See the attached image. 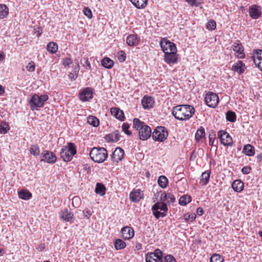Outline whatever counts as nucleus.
Segmentation results:
<instances>
[{
    "instance_id": "nucleus-1",
    "label": "nucleus",
    "mask_w": 262,
    "mask_h": 262,
    "mask_svg": "<svg viewBox=\"0 0 262 262\" xmlns=\"http://www.w3.org/2000/svg\"><path fill=\"white\" fill-rule=\"evenodd\" d=\"M194 108L190 105H179L173 107L172 114L179 120L189 119L194 114Z\"/></svg>"
},
{
    "instance_id": "nucleus-2",
    "label": "nucleus",
    "mask_w": 262,
    "mask_h": 262,
    "mask_svg": "<svg viewBox=\"0 0 262 262\" xmlns=\"http://www.w3.org/2000/svg\"><path fill=\"white\" fill-rule=\"evenodd\" d=\"M133 128L138 130L140 139L142 140H146L151 136V130L150 127L138 118L133 120Z\"/></svg>"
},
{
    "instance_id": "nucleus-3",
    "label": "nucleus",
    "mask_w": 262,
    "mask_h": 262,
    "mask_svg": "<svg viewBox=\"0 0 262 262\" xmlns=\"http://www.w3.org/2000/svg\"><path fill=\"white\" fill-rule=\"evenodd\" d=\"M91 159L96 163L103 162L108 157L107 151L104 147H93L90 152Z\"/></svg>"
},
{
    "instance_id": "nucleus-4",
    "label": "nucleus",
    "mask_w": 262,
    "mask_h": 262,
    "mask_svg": "<svg viewBox=\"0 0 262 262\" xmlns=\"http://www.w3.org/2000/svg\"><path fill=\"white\" fill-rule=\"evenodd\" d=\"M76 148L74 143H68V146H63L60 150V155L61 159L66 162L70 161L76 154Z\"/></svg>"
},
{
    "instance_id": "nucleus-5",
    "label": "nucleus",
    "mask_w": 262,
    "mask_h": 262,
    "mask_svg": "<svg viewBox=\"0 0 262 262\" xmlns=\"http://www.w3.org/2000/svg\"><path fill=\"white\" fill-rule=\"evenodd\" d=\"M48 99L49 96L47 95H33L29 101L31 110L33 111L37 107H42L45 102Z\"/></svg>"
},
{
    "instance_id": "nucleus-6",
    "label": "nucleus",
    "mask_w": 262,
    "mask_h": 262,
    "mask_svg": "<svg viewBox=\"0 0 262 262\" xmlns=\"http://www.w3.org/2000/svg\"><path fill=\"white\" fill-rule=\"evenodd\" d=\"M168 133L166 127L164 126H158L154 130L152 135V139L155 141L162 142L166 139Z\"/></svg>"
},
{
    "instance_id": "nucleus-7",
    "label": "nucleus",
    "mask_w": 262,
    "mask_h": 262,
    "mask_svg": "<svg viewBox=\"0 0 262 262\" xmlns=\"http://www.w3.org/2000/svg\"><path fill=\"white\" fill-rule=\"evenodd\" d=\"M146 262H163V253L159 249L146 255Z\"/></svg>"
},
{
    "instance_id": "nucleus-8",
    "label": "nucleus",
    "mask_w": 262,
    "mask_h": 262,
    "mask_svg": "<svg viewBox=\"0 0 262 262\" xmlns=\"http://www.w3.org/2000/svg\"><path fill=\"white\" fill-rule=\"evenodd\" d=\"M217 135L222 144L225 146H231L232 145V138L230 136L229 134L225 130H219Z\"/></svg>"
},
{
    "instance_id": "nucleus-9",
    "label": "nucleus",
    "mask_w": 262,
    "mask_h": 262,
    "mask_svg": "<svg viewBox=\"0 0 262 262\" xmlns=\"http://www.w3.org/2000/svg\"><path fill=\"white\" fill-rule=\"evenodd\" d=\"M160 44L164 53L177 51L175 44L167 40L166 39L163 38L161 40Z\"/></svg>"
},
{
    "instance_id": "nucleus-10",
    "label": "nucleus",
    "mask_w": 262,
    "mask_h": 262,
    "mask_svg": "<svg viewBox=\"0 0 262 262\" xmlns=\"http://www.w3.org/2000/svg\"><path fill=\"white\" fill-rule=\"evenodd\" d=\"M205 100L209 107L215 108L217 105L219 98L216 94L211 92L206 95Z\"/></svg>"
},
{
    "instance_id": "nucleus-11",
    "label": "nucleus",
    "mask_w": 262,
    "mask_h": 262,
    "mask_svg": "<svg viewBox=\"0 0 262 262\" xmlns=\"http://www.w3.org/2000/svg\"><path fill=\"white\" fill-rule=\"evenodd\" d=\"M40 161H43L49 164L55 163L56 161V157L52 151L49 150H44L41 154Z\"/></svg>"
},
{
    "instance_id": "nucleus-12",
    "label": "nucleus",
    "mask_w": 262,
    "mask_h": 262,
    "mask_svg": "<svg viewBox=\"0 0 262 262\" xmlns=\"http://www.w3.org/2000/svg\"><path fill=\"white\" fill-rule=\"evenodd\" d=\"M79 97L83 102L90 101L93 97V89L90 87L84 89L79 93Z\"/></svg>"
},
{
    "instance_id": "nucleus-13",
    "label": "nucleus",
    "mask_w": 262,
    "mask_h": 262,
    "mask_svg": "<svg viewBox=\"0 0 262 262\" xmlns=\"http://www.w3.org/2000/svg\"><path fill=\"white\" fill-rule=\"evenodd\" d=\"M124 155L123 149L120 147H117L111 155L112 160L114 162L118 163L122 160Z\"/></svg>"
},
{
    "instance_id": "nucleus-14",
    "label": "nucleus",
    "mask_w": 262,
    "mask_h": 262,
    "mask_svg": "<svg viewBox=\"0 0 262 262\" xmlns=\"http://www.w3.org/2000/svg\"><path fill=\"white\" fill-rule=\"evenodd\" d=\"M141 103L144 109H150L154 106L155 100L152 97L145 96L141 100Z\"/></svg>"
},
{
    "instance_id": "nucleus-15",
    "label": "nucleus",
    "mask_w": 262,
    "mask_h": 262,
    "mask_svg": "<svg viewBox=\"0 0 262 262\" xmlns=\"http://www.w3.org/2000/svg\"><path fill=\"white\" fill-rule=\"evenodd\" d=\"M164 60L169 64L176 63L177 61V52L165 53Z\"/></svg>"
},
{
    "instance_id": "nucleus-16",
    "label": "nucleus",
    "mask_w": 262,
    "mask_h": 262,
    "mask_svg": "<svg viewBox=\"0 0 262 262\" xmlns=\"http://www.w3.org/2000/svg\"><path fill=\"white\" fill-rule=\"evenodd\" d=\"M260 10V7L257 5L251 6L249 11L250 17L255 19L258 18L261 15Z\"/></svg>"
},
{
    "instance_id": "nucleus-17",
    "label": "nucleus",
    "mask_w": 262,
    "mask_h": 262,
    "mask_svg": "<svg viewBox=\"0 0 262 262\" xmlns=\"http://www.w3.org/2000/svg\"><path fill=\"white\" fill-rule=\"evenodd\" d=\"M232 49L237 54V56L239 58H244L245 54L244 53V48L241 43H234L232 45Z\"/></svg>"
},
{
    "instance_id": "nucleus-18",
    "label": "nucleus",
    "mask_w": 262,
    "mask_h": 262,
    "mask_svg": "<svg viewBox=\"0 0 262 262\" xmlns=\"http://www.w3.org/2000/svg\"><path fill=\"white\" fill-rule=\"evenodd\" d=\"M123 237L126 239H129L132 238L134 235V230L129 227L126 226L121 230Z\"/></svg>"
},
{
    "instance_id": "nucleus-19",
    "label": "nucleus",
    "mask_w": 262,
    "mask_h": 262,
    "mask_svg": "<svg viewBox=\"0 0 262 262\" xmlns=\"http://www.w3.org/2000/svg\"><path fill=\"white\" fill-rule=\"evenodd\" d=\"M139 38L137 34L129 35L126 38V43L128 46L133 47L138 44Z\"/></svg>"
},
{
    "instance_id": "nucleus-20",
    "label": "nucleus",
    "mask_w": 262,
    "mask_h": 262,
    "mask_svg": "<svg viewBox=\"0 0 262 262\" xmlns=\"http://www.w3.org/2000/svg\"><path fill=\"white\" fill-rule=\"evenodd\" d=\"M152 208L154 211L153 213H161L158 211L159 209L165 212L167 211L168 210L166 204L164 202H157L152 206Z\"/></svg>"
},
{
    "instance_id": "nucleus-21",
    "label": "nucleus",
    "mask_w": 262,
    "mask_h": 262,
    "mask_svg": "<svg viewBox=\"0 0 262 262\" xmlns=\"http://www.w3.org/2000/svg\"><path fill=\"white\" fill-rule=\"evenodd\" d=\"M142 197V194H141L140 190H135L132 191L129 194V199L133 202H139Z\"/></svg>"
},
{
    "instance_id": "nucleus-22",
    "label": "nucleus",
    "mask_w": 262,
    "mask_h": 262,
    "mask_svg": "<svg viewBox=\"0 0 262 262\" xmlns=\"http://www.w3.org/2000/svg\"><path fill=\"white\" fill-rule=\"evenodd\" d=\"M120 133L118 130H116L111 134L106 135L105 138L108 141L116 142L120 140Z\"/></svg>"
},
{
    "instance_id": "nucleus-23",
    "label": "nucleus",
    "mask_w": 262,
    "mask_h": 262,
    "mask_svg": "<svg viewBox=\"0 0 262 262\" xmlns=\"http://www.w3.org/2000/svg\"><path fill=\"white\" fill-rule=\"evenodd\" d=\"M245 65L242 61H238L235 64L232 66V70L237 72L239 74L243 73L245 71Z\"/></svg>"
},
{
    "instance_id": "nucleus-24",
    "label": "nucleus",
    "mask_w": 262,
    "mask_h": 262,
    "mask_svg": "<svg viewBox=\"0 0 262 262\" xmlns=\"http://www.w3.org/2000/svg\"><path fill=\"white\" fill-rule=\"evenodd\" d=\"M244 185L241 180H236L232 184L233 189L237 192H241L244 189Z\"/></svg>"
},
{
    "instance_id": "nucleus-25",
    "label": "nucleus",
    "mask_w": 262,
    "mask_h": 262,
    "mask_svg": "<svg viewBox=\"0 0 262 262\" xmlns=\"http://www.w3.org/2000/svg\"><path fill=\"white\" fill-rule=\"evenodd\" d=\"M111 112L112 115L115 116V117L120 120L123 121L124 119V115L123 112L120 110L119 108L114 107L111 110Z\"/></svg>"
},
{
    "instance_id": "nucleus-26",
    "label": "nucleus",
    "mask_w": 262,
    "mask_h": 262,
    "mask_svg": "<svg viewBox=\"0 0 262 262\" xmlns=\"http://www.w3.org/2000/svg\"><path fill=\"white\" fill-rule=\"evenodd\" d=\"M130 1L137 8L143 9L146 6L148 0H130Z\"/></svg>"
},
{
    "instance_id": "nucleus-27",
    "label": "nucleus",
    "mask_w": 262,
    "mask_h": 262,
    "mask_svg": "<svg viewBox=\"0 0 262 262\" xmlns=\"http://www.w3.org/2000/svg\"><path fill=\"white\" fill-rule=\"evenodd\" d=\"M243 152L248 156H252L254 155L255 153L254 147L249 144H248L244 146Z\"/></svg>"
},
{
    "instance_id": "nucleus-28",
    "label": "nucleus",
    "mask_w": 262,
    "mask_h": 262,
    "mask_svg": "<svg viewBox=\"0 0 262 262\" xmlns=\"http://www.w3.org/2000/svg\"><path fill=\"white\" fill-rule=\"evenodd\" d=\"M106 188L105 186L102 183H97L95 187V192L96 194L103 196L105 193Z\"/></svg>"
},
{
    "instance_id": "nucleus-29",
    "label": "nucleus",
    "mask_w": 262,
    "mask_h": 262,
    "mask_svg": "<svg viewBox=\"0 0 262 262\" xmlns=\"http://www.w3.org/2000/svg\"><path fill=\"white\" fill-rule=\"evenodd\" d=\"M210 176V171L207 170L204 172L201 175L200 183H202L203 185H207L209 182Z\"/></svg>"
},
{
    "instance_id": "nucleus-30",
    "label": "nucleus",
    "mask_w": 262,
    "mask_h": 262,
    "mask_svg": "<svg viewBox=\"0 0 262 262\" xmlns=\"http://www.w3.org/2000/svg\"><path fill=\"white\" fill-rule=\"evenodd\" d=\"M253 61L255 64H256V62H258V61L262 60V50L257 49L255 50L253 53V55L252 56Z\"/></svg>"
},
{
    "instance_id": "nucleus-31",
    "label": "nucleus",
    "mask_w": 262,
    "mask_h": 262,
    "mask_svg": "<svg viewBox=\"0 0 262 262\" xmlns=\"http://www.w3.org/2000/svg\"><path fill=\"white\" fill-rule=\"evenodd\" d=\"M19 198L23 200H28L32 196V194L28 190L21 189L18 192Z\"/></svg>"
},
{
    "instance_id": "nucleus-32",
    "label": "nucleus",
    "mask_w": 262,
    "mask_h": 262,
    "mask_svg": "<svg viewBox=\"0 0 262 262\" xmlns=\"http://www.w3.org/2000/svg\"><path fill=\"white\" fill-rule=\"evenodd\" d=\"M205 137V129L203 127L201 126L200 128H199L195 134V139L197 142L200 141L202 138Z\"/></svg>"
},
{
    "instance_id": "nucleus-33",
    "label": "nucleus",
    "mask_w": 262,
    "mask_h": 262,
    "mask_svg": "<svg viewBox=\"0 0 262 262\" xmlns=\"http://www.w3.org/2000/svg\"><path fill=\"white\" fill-rule=\"evenodd\" d=\"M9 14V9L4 4H0V18L3 19L7 17Z\"/></svg>"
},
{
    "instance_id": "nucleus-34",
    "label": "nucleus",
    "mask_w": 262,
    "mask_h": 262,
    "mask_svg": "<svg viewBox=\"0 0 262 262\" xmlns=\"http://www.w3.org/2000/svg\"><path fill=\"white\" fill-rule=\"evenodd\" d=\"M101 64L106 69H111L114 65V61L108 57L104 58L101 61Z\"/></svg>"
},
{
    "instance_id": "nucleus-35",
    "label": "nucleus",
    "mask_w": 262,
    "mask_h": 262,
    "mask_svg": "<svg viewBox=\"0 0 262 262\" xmlns=\"http://www.w3.org/2000/svg\"><path fill=\"white\" fill-rule=\"evenodd\" d=\"M159 185L162 188H165L167 187L168 181L167 178L164 176H161L159 177L158 180Z\"/></svg>"
},
{
    "instance_id": "nucleus-36",
    "label": "nucleus",
    "mask_w": 262,
    "mask_h": 262,
    "mask_svg": "<svg viewBox=\"0 0 262 262\" xmlns=\"http://www.w3.org/2000/svg\"><path fill=\"white\" fill-rule=\"evenodd\" d=\"M47 50L52 54L55 53L58 50V45L54 42H50L47 46Z\"/></svg>"
},
{
    "instance_id": "nucleus-37",
    "label": "nucleus",
    "mask_w": 262,
    "mask_h": 262,
    "mask_svg": "<svg viewBox=\"0 0 262 262\" xmlns=\"http://www.w3.org/2000/svg\"><path fill=\"white\" fill-rule=\"evenodd\" d=\"M191 201V198L189 195H183L180 197L179 203L181 205L185 206Z\"/></svg>"
},
{
    "instance_id": "nucleus-38",
    "label": "nucleus",
    "mask_w": 262,
    "mask_h": 262,
    "mask_svg": "<svg viewBox=\"0 0 262 262\" xmlns=\"http://www.w3.org/2000/svg\"><path fill=\"white\" fill-rule=\"evenodd\" d=\"M226 118L228 121L234 122L236 121V116L234 112L232 111H228L226 113Z\"/></svg>"
},
{
    "instance_id": "nucleus-39",
    "label": "nucleus",
    "mask_w": 262,
    "mask_h": 262,
    "mask_svg": "<svg viewBox=\"0 0 262 262\" xmlns=\"http://www.w3.org/2000/svg\"><path fill=\"white\" fill-rule=\"evenodd\" d=\"M88 122L94 127H97L99 124L98 119L93 116H90L88 117Z\"/></svg>"
},
{
    "instance_id": "nucleus-40",
    "label": "nucleus",
    "mask_w": 262,
    "mask_h": 262,
    "mask_svg": "<svg viewBox=\"0 0 262 262\" xmlns=\"http://www.w3.org/2000/svg\"><path fill=\"white\" fill-rule=\"evenodd\" d=\"M114 246L116 250H120L125 247L126 244L122 239H117L114 242Z\"/></svg>"
},
{
    "instance_id": "nucleus-41",
    "label": "nucleus",
    "mask_w": 262,
    "mask_h": 262,
    "mask_svg": "<svg viewBox=\"0 0 262 262\" xmlns=\"http://www.w3.org/2000/svg\"><path fill=\"white\" fill-rule=\"evenodd\" d=\"M30 152L34 156H37L40 154V149L39 146L37 144L31 145L30 149Z\"/></svg>"
},
{
    "instance_id": "nucleus-42",
    "label": "nucleus",
    "mask_w": 262,
    "mask_h": 262,
    "mask_svg": "<svg viewBox=\"0 0 262 262\" xmlns=\"http://www.w3.org/2000/svg\"><path fill=\"white\" fill-rule=\"evenodd\" d=\"M183 219L187 223L193 221L196 218V214H184Z\"/></svg>"
},
{
    "instance_id": "nucleus-43",
    "label": "nucleus",
    "mask_w": 262,
    "mask_h": 262,
    "mask_svg": "<svg viewBox=\"0 0 262 262\" xmlns=\"http://www.w3.org/2000/svg\"><path fill=\"white\" fill-rule=\"evenodd\" d=\"M73 214H61L60 218L64 222H73Z\"/></svg>"
},
{
    "instance_id": "nucleus-44",
    "label": "nucleus",
    "mask_w": 262,
    "mask_h": 262,
    "mask_svg": "<svg viewBox=\"0 0 262 262\" xmlns=\"http://www.w3.org/2000/svg\"><path fill=\"white\" fill-rule=\"evenodd\" d=\"M210 262H224V258L219 254H214L211 256Z\"/></svg>"
},
{
    "instance_id": "nucleus-45",
    "label": "nucleus",
    "mask_w": 262,
    "mask_h": 262,
    "mask_svg": "<svg viewBox=\"0 0 262 262\" xmlns=\"http://www.w3.org/2000/svg\"><path fill=\"white\" fill-rule=\"evenodd\" d=\"M216 139V134L214 130L210 132L209 134V144L211 146L214 145V142Z\"/></svg>"
},
{
    "instance_id": "nucleus-46",
    "label": "nucleus",
    "mask_w": 262,
    "mask_h": 262,
    "mask_svg": "<svg viewBox=\"0 0 262 262\" xmlns=\"http://www.w3.org/2000/svg\"><path fill=\"white\" fill-rule=\"evenodd\" d=\"M10 129L8 123L0 124V133L5 134Z\"/></svg>"
},
{
    "instance_id": "nucleus-47",
    "label": "nucleus",
    "mask_w": 262,
    "mask_h": 262,
    "mask_svg": "<svg viewBox=\"0 0 262 262\" xmlns=\"http://www.w3.org/2000/svg\"><path fill=\"white\" fill-rule=\"evenodd\" d=\"M216 22L213 20L210 19L206 25V28L209 30H214L216 28Z\"/></svg>"
},
{
    "instance_id": "nucleus-48",
    "label": "nucleus",
    "mask_w": 262,
    "mask_h": 262,
    "mask_svg": "<svg viewBox=\"0 0 262 262\" xmlns=\"http://www.w3.org/2000/svg\"><path fill=\"white\" fill-rule=\"evenodd\" d=\"M129 125L128 123H124L122 125V128L123 131L127 135L130 136L132 135V132L129 130Z\"/></svg>"
},
{
    "instance_id": "nucleus-49",
    "label": "nucleus",
    "mask_w": 262,
    "mask_h": 262,
    "mask_svg": "<svg viewBox=\"0 0 262 262\" xmlns=\"http://www.w3.org/2000/svg\"><path fill=\"white\" fill-rule=\"evenodd\" d=\"M163 262H176V260L172 255H167L164 257Z\"/></svg>"
},
{
    "instance_id": "nucleus-50",
    "label": "nucleus",
    "mask_w": 262,
    "mask_h": 262,
    "mask_svg": "<svg viewBox=\"0 0 262 262\" xmlns=\"http://www.w3.org/2000/svg\"><path fill=\"white\" fill-rule=\"evenodd\" d=\"M80 199L79 196H74L72 199V204L75 207H77L80 203Z\"/></svg>"
},
{
    "instance_id": "nucleus-51",
    "label": "nucleus",
    "mask_w": 262,
    "mask_h": 262,
    "mask_svg": "<svg viewBox=\"0 0 262 262\" xmlns=\"http://www.w3.org/2000/svg\"><path fill=\"white\" fill-rule=\"evenodd\" d=\"M27 71L29 72H33L35 69V63L33 61H31L28 63L26 67Z\"/></svg>"
},
{
    "instance_id": "nucleus-52",
    "label": "nucleus",
    "mask_w": 262,
    "mask_h": 262,
    "mask_svg": "<svg viewBox=\"0 0 262 262\" xmlns=\"http://www.w3.org/2000/svg\"><path fill=\"white\" fill-rule=\"evenodd\" d=\"M160 194V200L161 201V202H164L165 201L167 202V197L168 193H166L164 192H161L158 193V196H159Z\"/></svg>"
},
{
    "instance_id": "nucleus-53",
    "label": "nucleus",
    "mask_w": 262,
    "mask_h": 262,
    "mask_svg": "<svg viewBox=\"0 0 262 262\" xmlns=\"http://www.w3.org/2000/svg\"><path fill=\"white\" fill-rule=\"evenodd\" d=\"M84 14L89 18H91L92 17V13L91 10L88 8H84L83 10Z\"/></svg>"
},
{
    "instance_id": "nucleus-54",
    "label": "nucleus",
    "mask_w": 262,
    "mask_h": 262,
    "mask_svg": "<svg viewBox=\"0 0 262 262\" xmlns=\"http://www.w3.org/2000/svg\"><path fill=\"white\" fill-rule=\"evenodd\" d=\"M81 64H82L83 66H86L89 69H91V64L88 58H84L82 60H81Z\"/></svg>"
},
{
    "instance_id": "nucleus-55",
    "label": "nucleus",
    "mask_w": 262,
    "mask_h": 262,
    "mask_svg": "<svg viewBox=\"0 0 262 262\" xmlns=\"http://www.w3.org/2000/svg\"><path fill=\"white\" fill-rule=\"evenodd\" d=\"M167 202L168 203H173L175 201V198L174 195L170 193H168V194L167 195Z\"/></svg>"
},
{
    "instance_id": "nucleus-56",
    "label": "nucleus",
    "mask_w": 262,
    "mask_h": 262,
    "mask_svg": "<svg viewBox=\"0 0 262 262\" xmlns=\"http://www.w3.org/2000/svg\"><path fill=\"white\" fill-rule=\"evenodd\" d=\"M251 168L250 166H245L242 168V172L244 174H249L250 172Z\"/></svg>"
},
{
    "instance_id": "nucleus-57",
    "label": "nucleus",
    "mask_w": 262,
    "mask_h": 262,
    "mask_svg": "<svg viewBox=\"0 0 262 262\" xmlns=\"http://www.w3.org/2000/svg\"><path fill=\"white\" fill-rule=\"evenodd\" d=\"M185 2H187L188 4H189L191 6H199V3L198 2L196 3V0H184Z\"/></svg>"
},
{
    "instance_id": "nucleus-58",
    "label": "nucleus",
    "mask_w": 262,
    "mask_h": 262,
    "mask_svg": "<svg viewBox=\"0 0 262 262\" xmlns=\"http://www.w3.org/2000/svg\"><path fill=\"white\" fill-rule=\"evenodd\" d=\"M72 62V59L70 58H67L64 59V60L63 61V65L64 67L69 66H70Z\"/></svg>"
},
{
    "instance_id": "nucleus-59",
    "label": "nucleus",
    "mask_w": 262,
    "mask_h": 262,
    "mask_svg": "<svg viewBox=\"0 0 262 262\" xmlns=\"http://www.w3.org/2000/svg\"><path fill=\"white\" fill-rule=\"evenodd\" d=\"M36 249L38 251H42L45 249V244H40L39 245L37 246V247H36Z\"/></svg>"
},
{
    "instance_id": "nucleus-60",
    "label": "nucleus",
    "mask_w": 262,
    "mask_h": 262,
    "mask_svg": "<svg viewBox=\"0 0 262 262\" xmlns=\"http://www.w3.org/2000/svg\"><path fill=\"white\" fill-rule=\"evenodd\" d=\"M166 214H154L155 218L158 219L160 217H164L166 216Z\"/></svg>"
},
{
    "instance_id": "nucleus-61",
    "label": "nucleus",
    "mask_w": 262,
    "mask_h": 262,
    "mask_svg": "<svg viewBox=\"0 0 262 262\" xmlns=\"http://www.w3.org/2000/svg\"><path fill=\"white\" fill-rule=\"evenodd\" d=\"M255 66L261 71H262V60L258 61V62H256Z\"/></svg>"
},
{
    "instance_id": "nucleus-62",
    "label": "nucleus",
    "mask_w": 262,
    "mask_h": 262,
    "mask_svg": "<svg viewBox=\"0 0 262 262\" xmlns=\"http://www.w3.org/2000/svg\"><path fill=\"white\" fill-rule=\"evenodd\" d=\"M256 159L258 162H260L262 160V154H260L256 156Z\"/></svg>"
},
{
    "instance_id": "nucleus-63",
    "label": "nucleus",
    "mask_w": 262,
    "mask_h": 262,
    "mask_svg": "<svg viewBox=\"0 0 262 262\" xmlns=\"http://www.w3.org/2000/svg\"><path fill=\"white\" fill-rule=\"evenodd\" d=\"M120 56L122 58V61H125L126 59V55L124 52L121 51V55Z\"/></svg>"
},
{
    "instance_id": "nucleus-64",
    "label": "nucleus",
    "mask_w": 262,
    "mask_h": 262,
    "mask_svg": "<svg viewBox=\"0 0 262 262\" xmlns=\"http://www.w3.org/2000/svg\"><path fill=\"white\" fill-rule=\"evenodd\" d=\"M5 56L3 52L0 53V61H3L5 59Z\"/></svg>"
}]
</instances>
